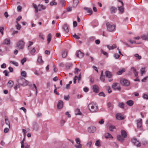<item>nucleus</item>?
<instances>
[{
    "label": "nucleus",
    "mask_w": 148,
    "mask_h": 148,
    "mask_svg": "<svg viewBox=\"0 0 148 148\" xmlns=\"http://www.w3.org/2000/svg\"><path fill=\"white\" fill-rule=\"evenodd\" d=\"M38 62L40 63H41L43 62V60L42 59V58L41 56L38 57Z\"/></svg>",
    "instance_id": "58836bf2"
},
{
    "label": "nucleus",
    "mask_w": 148,
    "mask_h": 148,
    "mask_svg": "<svg viewBox=\"0 0 148 148\" xmlns=\"http://www.w3.org/2000/svg\"><path fill=\"white\" fill-rule=\"evenodd\" d=\"M114 57L116 59H118L120 57V56L117 53H115L114 55Z\"/></svg>",
    "instance_id": "864d4df0"
},
{
    "label": "nucleus",
    "mask_w": 148,
    "mask_h": 148,
    "mask_svg": "<svg viewBox=\"0 0 148 148\" xmlns=\"http://www.w3.org/2000/svg\"><path fill=\"white\" fill-rule=\"evenodd\" d=\"M125 138L121 135H118L117 136L118 140L121 142H122L125 139Z\"/></svg>",
    "instance_id": "a211bd4d"
},
{
    "label": "nucleus",
    "mask_w": 148,
    "mask_h": 148,
    "mask_svg": "<svg viewBox=\"0 0 148 148\" xmlns=\"http://www.w3.org/2000/svg\"><path fill=\"white\" fill-rule=\"evenodd\" d=\"M107 29L109 32L113 31L115 28V26L114 25H111L109 23H106Z\"/></svg>",
    "instance_id": "423d86ee"
},
{
    "label": "nucleus",
    "mask_w": 148,
    "mask_h": 148,
    "mask_svg": "<svg viewBox=\"0 0 148 148\" xmlns=\"http://www.w3.org/2000/svg\"><path fill=\"white\" fill-rule=\"evenodd\" d=\"M145 68H142L140 70L141 73L142 75H143V74L144 73Z\"/></svg>",
    "instance_id": "09e8293b"
},
{
    "label": "nucleus",
    "mask_w": 148,
    "mask_h": 148,
    "mask_svg": "<svg viewBox=\"0 0 148 148\" xmlns=\"http://www.w3.org/2000/svg\"><path fill=\"white\" fill-rule=\"evenodd\" d=\"M57 3L54 2L53 1H52L50 3V5H57Z\"/></svg>",
    "instance_id": "e2e57ef3"
},
{
    "label": "nucleus",
    "mask_w": 148,
    "mask_h": 148,
    "mask_svg": "<svg viewBox=\"0 0 148 148\" xmlns=\"http://www.w3.org/2000/svg\"><path fill=\"white\" fill-rule=\"evenodd\" d=\"M51 34H49L47 36V41L48 43H49L51 40Z\"/></svg>",
    "instance_id": "2f4dec72"
},
{
    "label": "nucleus",
    "mask_w": 148,
    "mask_h": 148,
    "mask_svg": "<svg viewBox=\"0 0 148 148\" xmlns=\"http://www.w3.org/2000/svg\"><path fill=\"white\" fill-rule=\"evenodd\" d=\"M143 97L144 99H148V96L146 94H144L143 96Z\"/></svg>",
    "instance_id": "3c124183"
},
{
    "label": "nucleus",
    "mask_w": 148,
    "mask_h": 148,
    "mask_svg": "<svg viewBox=\"0 0 148 148\" xmlns=\"http://www.w3.org/2000/svg\"><path fill=\"white\" fill-rule=\"evenodd\" d=\"M43 34L41 33H40L39 34V37L40 38H41L43 40H44V38L43 37Z\"/></svg>",
    "instance_id": "13d9d810"
},
{
    "label": "nucleus",
    "mask_w": 148,
    "mask_h": 148,
    "mask_svg": "<svg viewBox=\"0 0 148 148\" xmlns=\"http://www.w3.org/2000/svg\"><path fill=\"white\" fill-rule=\"evenodd\" d=\"M107 48L109 50L113 49L116 47V45L115 44H114L113 45L110 46V45H107Z\"/></svg>",
    "instance_id": "aec40b11"
},
{
    "label": "nucleus",
    "mask_w": 148,
    "mask_h": 148,
    "mask_svg": "<svg viewBox=\"0 0 148 148\" xmlns=\"http://www.w3.org/2000/svg\"><path fill=\"white\" fill-rule=\"evenodd\" d=\"M116 118L117 120H122L125 119V117L120 113H118L116 114Z\"/></svg>",
    "instance_id": "6e6552de"
},
{
    "label": "nucleus",
    "mask_w": 148,
    "mask_h": 148,
    "mask_svg": "<svg viewBox=\"0 0 148 148\" xmlns=\"http://www.w3.org/2000/svg\"><path fill=\"white\" fill-rule=\"evenodd\" d=\"M99 87L98 86L95 85L93 86L92 89L94 92L97 93L99 92Z\"/></svg>",
    "instance_id": "9b49d317"
},
{
    "label": "nucleus",
    "mask_w": 148,
    "mask_h": 148,
    "mask_svg": "<svg viewBox=\"0 0 148 148\" xmlns=\"http://www.w3.org/2000/svg\"><path fill=\"white\" fill-rule=\"evenodd\" d=\"M21 74V76L24 77H26L27 76V73L25 71H22Z\"/></svg>",
    "instance_id": "473e14b6"
},
{
    "label": "nucleus",
    "mask_w": 148,
    "mask_h": 148,
    "mask_svg": "<svg viewBox=\"0 0 148 148\" xmlns=\"http://www.w3.org/2000/svg\"><path fill=\"white\" fill-rule=\"evenodd\" d=\"M120 82L122 85L125 86H128L130 84V82L125 79H123L120 80Z\"/></svg>",
    "instance_id": "39448f33"
},
{
    "label": "nucleus",
    "mask_w": 148,
    "mask_h": 148,
    "mask_svg": "<svg viewBox=\"0 0 148 148\" xmlns=\"http://www.w3.org/2000/svg\"><path fill=\"white\" fill-rule=\"evenodd\" d=\"M17 81L19 84L23 86H27L28 84V81L22 77H19Z\"/></svg>",
    "instance_id": "7ed1b4c3"
},
{
    "label": "nucleus",
    "mask_w": 148,
    "mask_h": 148,
    "mask_svg": "<svg viewBox=\"0 0 148 148\" xmlns=\"http://www.w3.org/2000/svg\"><path fill=\"white\" fill-rule=\"evenodd\" d=\"M92 144V142L91 141H90L87 143V146L89 147H90Z\"/></svg>",
    "instance_id": "052dcab7"
},
{
    "label": "nucleus",
    "mask_w": 148,
    "mask_h": 148,
    "mask_svg": "<svg viewBox=\"0 0 148 148\" xmlns=\"http://www.w3.org/2000/svg\"><path fill=\"white\" fill-rule=\"evenodd\" d=\"M73 26L74 27H76L77 26V23L76 21H74L73 22Z\"/></svg>",
    "instance_id": "774afa93"
},
{
    "label": "nucleus",
    "mask_w": 148,
    "mask_h": 148,
    "mask_svg": "<svg viewBox=\"0 0 148 148\" xmlns=\"http://www.w3.org/2000/svg\"><path fill=\"white\" fill-rule=\"evenodd\" d=\"M137 125L138 127H141L142 125V119H140L137 121Z\"/></svg>",
    "instance_id": "dca6fc26"
},
{
    "label": "nucleus",
    "mask_w": 148,
    "mask_h": 148,
    "mask_svg": "<svg viewBox=\"0 0 148 148\" xmlns=\"http://www.w3.org/2000/svg\"><path fill=\"white\" fill-rule=\"evenodd\" d=\"M137 140L135 138H133L131 140L132 142L134 145L136 143Z\"/></svg>",
    "instance_id": "c03bdc74"
},
{
    "label": "nucleus",
    "mask_w": 148,
    "mask_h": 148,
    "mask_svg": "<svg viewBox=\"0 0 148 148\" xmlns=\"http://www.w3.org/2000/svg\"><path fill=\"white\" fill-rule=\"evenodd\" d=\"M76 56L77 57L80 58H83L84 56V54L82 52L80 51H79L76 53Z\"/></svg>",
    "instance_id": "2eb2a0df"
},
{
    "label": "nucleus",
    "mask_w": 148,
    "mask_h": 148,
    "mask_svg": "<svg viewBox=\"0 0 148 148\" xmlns=\"http://www.w3.org/2000/svg\"><path fill=\"white\" fill-rule=\"evenodd\" d=\"M105 73L106 75V77L109 78H111L112 76V74H111V73L109 71H106L105 72Z\"/></svg>",
    "instance_id": "412c9836"
},
{
    "label": "nucleus",
    "mask_w": 148,
    "mask_h": 148,
    "mask_svg": "<svg viewBox=\"0 0 148 148\" xmlns=\"http://www.w3.org/2000/svg\"><path fill=\"white\" fill-rule=\"evenodd\" d=\"M22 9V7L20 5H18L17 8V9L18 11V12H20L21 11Z\"/></svg>",
    "instance_id": "4d7b16f0"
},
{
    "label": "nucleus",
    "mask_w": 148,
    "mask_h": 148,
    "mask_svg": "<svg viewBox=\"0 0 148 148\" xmlns=\"http://www.w3.org/2000/svg\"><path fill=\"white\" fill-rule=\"evenodd\" d=\"M67 51L66 50H63L62 52V56L63 58H65L67 55Z\"/></svg>",
    "instance_id": "a878e982"
},
{
    "label": "nucleus",
    "mask_w": 148,
    "mask_h": 148,
    "mask_svg": "<svg viewBox=\"0 0 148 148\" xmlns=\"http://www.w3.org/2000/svg\"><path fill=\"white\" fill-rule=\"evenodd\" d=\"M9 131V128H6V127L5 128L4 130V132L5 133H7Z\"/></svg>",
    "instance_id": "338daca9"
},
{
    "label": "nucleus",
    "mask_w": 148,
    "mask_h": 148,
    "mask_svg": "<svg viewBox=\"0 0 148 148\" xmlns=\"http://www.w3.org/2000/svg\"><path fill=\"white\" fill-rule=\"evenodd\" d=\"M124 104L123 103H119L118 104V106L120 108L124 109Z\"/></svg>",
    "instance_id": "4c0bfd02"
},
{
    "label": "nucleus",
    "mask_w": 148,
    "mask_h": 148,
    "mask_svg": "<svg viewBox=\"0 0 148 148\" xmlns=\"http://www.w3.org/2000/svg\"><path fill=\"white\" fill-rule=\"evenodd\" d=\"M131 70L134 74L135 76L136 77H138V72L136 71L135 68L134 67H132L131 69Z\"/></svg>",
    "instance_id": "9d476101"
},
{
    "label": "nucleus",
    "mask_w": 148,
    "mask_h": 148,
    "mask_svg": "<svg viewBox=\"0 0 148 148\" xmlns=\"http://www.w3.org/2000/svg\"><path fill=\"white\" fill-rule=\"evenodd\" d=\"M36 51V50L34 48H33L31 51H30V53L32 55H33L34 53Z\"/></svg>",
    "instance_id": "603ef678"
},
{
    "label": "nucleus",
    "mask_w": 148,
    "mask_h": 148,
    "mask_svg": "<svg viewBox=\"0 0 148 148\" xmlns=\"http://www.w3.org/2000/svg\"><path fill=\"white\" fill-rule=\"evenodd\" d=\"M125 71V70L124 69H121L119 71H117V73L118 75H121L122 74V73L124 72Z\"/></svg>",
    "instance_id": "72a5a7b5"
},
{
    "label": "nucleus",
    "mask_w": 148,
    "mask_h": 148,
    "mask_svg": "<svg viewBox=\"0 0 148 148\" xmlns=\"http://www.w3.org/2000/svg\"><path fill=\"white\" fill-rule=\"evenodd\" d=\"M95 145L97 146H100V141L99 140H97L96 141L95 143Z\"/></svg>",
    "instance_id": "680f3d73"
},
{
    "label": "nucleus",
    "mask_w": 148,
    "mask_h": 148,
    "mask_svg": "<svg viewBox=\"0 0 148 148\" xmlns=\"http://www.w3.org/2000/svg\"><path fill=\"white\" fill-rule=\"evenodd\" d=\"M5 124L7 125H8L9 128H10V122L9 121L8 119L6 116H5Z\"/></svg>",
    "instance_id": "c85d7f7f"
},
{
    "label": "nucleus",
    "mask_w": 148,
    "mask_h": 148,
    "mask_svg": "<svg viewBox=\"0 0 148 148\" xmlns=\"http://www.w3.org/2000/svg\"><path fill=\"white\" fill-rule=\"evenodd\" d=\"M62 28L66 32L68 33L69 32L68 26V25L67 23H65L63 25Z\"/></svg>",
    "instance_id": "f8f14e48"
},
{
    "label": "nucleus",
    "mask_w": 148,
    "mask_h": 148,
    "mask_svg": "<svg viewBox=\"0 0 148 148\" xmlns=\"http://www.w3.org/2000/svg\"><path fill=\"white\" fill-rule=\"evenodd\" d=\"M15 27L18 30H20L21 27V26L19 24L16 25H15Z\"/></svg>",
    "instance_id": "a18cd8bd"
},
{
    "label": "nucleus",
    "mask_w": 148,
    "mask_h": 148,
    "mask_svg": "<svg viewBox=\"0 0 148 148\" xmlns=\"http://www.w3.org/2000/svg\"><path fill=\"white\" fill-rule=\"evenodd\" d=\"M24 42L22 40H21L17 43L16 46L18 49H22L24 47Z\"/></svg>",
    "instance_id": "20e7f679"
},
{
    "label": "nucleus",
    "mask_w": 148,
    "mask_h": 148,
    "mask_svg": "<svg viewBox=\"0 0 148 148\" xmlns=\"http://www.w3.org/2000/svg\"><path fill=\"white\" fill-rule=\"evenodd\" d=\"M10 63L16 66H18V63L17 62H15L14 61H10Z\"/></svg>",
    "instance_id": "a19ab883"
},
{
    "label": "nucleus",
    "mask_w": 148,
    "mask_h": 148,
    "mask_svg": "<svg viewBox=\"0 0 148 148\" xmlns=\"http://www.w3.org/2000/svg\"><path fill=\"white\" fill-rule=\"evenodd\" d=\"M103 71H102L101 72V75L100 79L101 81H102L103 82H104V80H105L104 76H103Z\"/></svg>",
    "instance_id": "e433bc0d"
},
{
    "label": "nucleus",
    "mask_w": 148,
    "mask_h": 148,
    "mask_svg": "<svg viewBox=\"0 0 148 148\" xmlns=\"http://www.w3.org/2000/svg\"><path fill=\"white\" fill-rule=\"evenodd\" d=\"M26 59L25 58H23L21 60V62L22 64H23L26 61Z\"/></svg>",
    "instance_id": "0e129e2a"
},
{
    "label": "nucleus",
    "mask_w": 148,
    "mask_h": 148,
    "mask_svg": "<svg viewBox=\"0 0 148 148\" xmlns=\"http://www.w3.org/2000/svg\"><path fill=\"white\" fill-rule=\"evenodd\" d=\"M78 78V77L77 75H75L73 79V83L75 84L76 82V80Z\"/></svg>",
    "instance_id": "6e6d98bb"
},
{
    "label": "nucleus",
    "mask_w": 148,
    "mask_h": 148,
    "mask_svg": "<svg viewBox=\"0 0 148 148\" xmlns=\"http://www.w3.org/2000/svg\"><path fill=\"white\" fill-rule=\"evenodd\" d=\"M141 38L143 40H148V33L142 35L141 36Z\"/></svg>",
    "instance_id": "6ab92c4d"
},
{
    "label": "nucleus",
    "mask_w": 148,
    "mask_h": 148,
    "mask_svg": "<svg viewBox=\"0 0 148 148\" xmlns=\"http://www.w3.org/2000/svg\"><path fill=\"white\" fill-rule=\"evenodd\" d=\"M10 39L8 38L5 39L3 42V43L5 45H8L10 44Z\"/></svg>",
    "instance_id": "b1692460"
},
{
    "label": "nucleus",
    "mask_w": 148,
    "mask_h": 148,
    "mask_svg": "<svg viewBox=\"0 0 148 148\" xmlns=\"http://www.w3.org/2000/svg\"><path fill=\"white\" fill-rule=\"evenodd\" d=\"M79 2L78 0H73V6L74 7L77 6Z\"/></svg>",
    "instance_id": "c756f323"
},
{
    "label": "nucleus",
    "mask_w": 148,
    "mask_h": 148,
    "mask_svg": "<svg viewBox=\"0 0 148 148\" xmlns=\"http://www.w3.org/2000/svg\"><path fill=\"white\" fill-rule=\"evenodd\" d=\"M101 52L104 56H106L107 57H108V54L107 52L104 51L103 50H101Z\"/></svg>",
    "instance_id": "ea45409f"
},
{
    "label": "nucleus",
    "mask_w": 148,
    "mask_h": 148,
    "mask_svg": "<svg viewBox=\"0 0 148 148\" xmlns=\"http://www.w3.org/2000/svg\"><path fill=\"white\" fill-rule=\"evenodd\" d=\"M64 98L65 100L68 101L69 99V95H68L67 96L64 95Z\"/></svg>",
    "instance_id": "37998d69"
},
{
    "label": "nucleus",
    "mask_w": 148,
    "mask_h": 148,
    "mask_svg": "<svg viewBox=\"0 0 148 148\" xmlns=\"http://www.w3.org/2000/svg\"><path fill=\"white\" fill-rule=\"evenodd\" d=\"M63 102L61 100H59L57 105L58 108L59 109H61L63 107Z\"/></svg>",
    "instance_id": "4468645a"
},
{
    "label": "nucleus",
    "mask_w": 148,
    "mask_h": 148,
    "mask_svg": "<svg viewBox=\"0 0 148 148\" xmlns=\"http://www.w3.org/2000/svg\"><path fill=\"white\" fill-rule=\"evenodd\" d=\"M110 10L111 14H114L117 11V9L116 7L112 6L110 8Z\"/></svg>",
    "instance_id": "ddd939ff"
},
{
    "label": "nucleus",
    "mask_w": 148,
    "mask_h": 148,
    "mask_svg": "<svg viewBox=\"0 0 148 148\" xmlns=\"http://www.w3.org/2000/svg\"><path fill=\"white\" fill-rule=\"evenodd\" d=\"M134 102L132 100H129L127 101L126 103L129 106H131L134 104Z\"/></svg>",
    "instance_id": "393cba45"
},
{
    "label": "nucleus",
    "mask_w": 148,
    "mask_h": 148,
    "mask_svg": "<svg viewBox=\"0 0 148 148\" xmlns=\"http://www.w3.org/2000/svg\"><path fill=\"white\" fill-rule=\"evenodd\" d=\"M75 140L76 143L78 144H80V141L78 138H77L75 139Z\"/></svg>",
    "instance_id": "de8ad7c7"
},
{
    "label": "nucleus",
    "mask_w": 148,
    "mask_h": 148,
    "mask_svg": "<svg viewBox=\"0 0 148 148\" xmlns=\"http://www.w3.org/2000/svg\"><path fill=\"white\" fill-rule=\"evenodd\" d=\"M105 137L106 138H113V137L109 133H107L105 134Z\"/></svg>",
    "instance_id": "5701e85b"
},
{
    "label": "nucleus",
    "mask_w": 148,
    "mask_h": 148,
    "mask_svg": "<svg viewBox=\"0 0 148 148\" xmlns=\"http://www.w3.org/2000/svg\"><path fill=\"white\" fill-rule=\"evenodd\" d=\"M84 9L86 10L87 12L90 14H92V11L91 8H89L85 7L84 8Z\"/></svg>",
    "instance_id": "f3484780"
},
{
    "label": "nucleus",
    "mask_w": 148,
    "mask_h": 148,
    "mask_svg": "<svg viewBox=\"0 0 148 148\" xmlns=\"http://www.w3.org/2000/svg\"><path fill=\"white\" fill-rule=\"evenodd\" d=\"M38 126L37 125L35 124L34 125V129L36 131H37L38 130Z\"/></svg>",
    "instance_id": "8fccbe9b"
},
{
    "label": "nucleus",
    "mask_w": 148,
    "mask_h": 148,
    "mask_svg": "<svg viewBox=\"0 0 148 148\" xmlns=\"http://www.w3.org/2000/svg\"><path fill=\"white\" fill-rule=\"evenodd\" d=\"M14 84V82L12 81H9L8 84V86L10 88H11Z\"/></svg>",
    "instance_id": "4be33fe9"
},
{
    "label": "nucleus",
    "mask_w": 148,
    "mask_h": 148,
    "mask_svg": "<svg viewBox=\"0 0 148 148\" xmlns=\"http://www.w3.org/2000/svg\"><path fill=\"white\" fill-rule=\"evenodd\" d=\"M88 109L91 112H95L98 111V107L96 103L94 102L90 103L88 105Z\"/></svg>",
    "instance_id": "f257e3e1"
},
{
    "label": "nucleus",
    "mask_w": 148,
    "mask_h": 148,
    "mask_svg": "<svg viewBox=\"0 0 148 148\" xmlns=\"http://www.w3.org/2000/svg\"><path fill=\"white\" fill-rule=\"evenodd\" d=\"M137 147H140V143L138 140L136 141V142L135 144H134Z\"/></svg>",
    "instance_id": "79ce46f5"
},
{
    "label": "nucleus",
    "mask_w": 148,
    "mask_h": 148,
    "mask_svg": "<svg viewBox=\"0 0 148 148\" xmlns=\"http://www.w3.org/2000/svg\"><path fill=\"white\" fill-rule=\"evenodd\" d=\"M73 36L76 39H79L80 38L79 37V36L76 35L75 34L74 35H73Z\"/></svg>",
    "instance_id": "bf43d9fd"
},
{
    "label": "nucleus",
    "mask_w": 148,
    "mask_h": 148,
    "mask_svg": "<svg viewBox=\"0 0 148 148\" xmlns=\"http://www.w3.org/2000/svg\"><path fill=\"white\" fill-rule=\"evenodd\" d=\"M110 130L111 131H113V130L115 128V126L113 125H110L108 127Z\"/></svg>",
    "instance_id": "f704fd0d"
},
{
    "label": "nucleus",
    "mask_w": 148,
    "mask_h": 148,
    "mask_svg": "<svg viewBox=\"0 0 148 148\" xmlns=\"http://www.w3.org/2000/svg\"><path fill=\"white\" fill-rule=\"evenodd\" d=\"M4 27H0V32L1 33L2 35H3V30H4Z\"/></svg>",
    "instance_id": "49530a36"
},
{
    "label": "nucleus",
    "mask_w": 148,
    "mask_h": 148,
    "mask_svg": "<svg viewBox=\"0 0 148 148\" xmlns=\"http://www.w3.org/2000/svg\"><path fill=\"white\" fill-rule=\"evenodd\" d=\"M118 10L121 13H122L124 11L123 8L122 6L119 7H118Z\"/></svg>",
    "instance_id": "c9c22d12"
},
{
    "label": "nucleus",
    "mask_w": 148,
    "mask_h": 148,
    "mask_svg": "<svg viewBox=\"0 0 148 148\" xmlns=\"http://www.w3.org/2000/svg\"><path fill=\"white\" fill-rule=\"evenodd\" d=\"M33 5L35 9L36 13H37L38 11H41L42 10H45L46 8V7L42 4H38L37 6L36 4L33 3Z\"/></svg>",
    "instance_id": "f03ea898"
},
{
    "label": "nucleus",
    "mask_w": 148,
    "mask_h": 148,
    "mask_svg": "<svg viewBox=\"0 0 148 148\" xmlns=\"http://www.w3.org/2000/svg\"><path fill=\"white\" fill-rule=\"evenodd\" d=\"M112 88L115 90H117L119 91L121 90L120 86L117 83H115L113 84Z\"/></svg>",
    "instance_id": "1a4fd4ad"
},
{
    "label": "nucleus",
    "mask_w": 148,
    "mask_h": 148,
    "mask_svg": "<svg viewBox=\"0 0 148 148\" xmlns=\"http://www.w3.org/2000/svg\"><path fill=\"white\" fill-rule=\"evenodd\" d=\"M134 56L136 58V60H140L142 58L141 56H139L138 53L135 54Z\"/></svg>",
    "instance_id": "7c9ffc66"
},
{
    "label": "nucleus",
    "mask_w": 148,
    "mask_h": 148,
    "mask_svg": "<svg viewBox=\"0 0 148 148\" xmlns=\"http://www.w3.org/2000/svg\"><path fill=\"white\" fill-rule=\"evenodd\" d=\"M75 114L76 115H81L82 113L80 112V110L79 109H77L75 111Z\"/></svg>",
    "instance_id": "cd10ccee"
},
{
    "label": "nucleus",
    "mask_w": 148,
    "mask_h": 148,
    "mask_svg": "<svg viewBox=\"0 0 148 148\" xmlns=\"http://www.w3.org/2000/svg\"><path fill=\"white\" fill-rule=\"evenodd\" d=\"M121 136H123L125 138L127 137V134L126 132L123 130H121Z\"/></svg>",
    "instance_id": "bb28decb"
},
{
    "label": "nucleus",
    "mask_w": 148,
    "mask_h": 148,
    "mask_svg": "<svg viewBox=\"0 0 148 148\" xmlns=\"http://www.w3.org/2000/svg\"><path fill=\"white\" fill-rule=\"evenodd\" d=\"M98 95L99 96H103V97H105V94L102 92H100L99 94Z\"/></svg>",
    "instance_id": "5fc2aeb1"
},
{
    "label": "nucleus",
    "mask_w": 148,
    "mask_h": 148,
    "mask_svg": "<svg viewBox=\"0 0 148 148\" xmlns=\"http://www.w3.org/2000/svg\"><path fill=\"white\" fill-rule=\"evenodd\" d=\"M65 3V1L64 0H61L60 1V3L62 5H63Z\"/></svg>",
    "instance_id": "69168bd1"
},
{
    "label": "nucleus",
    "mask_w": 148,
    "mask_h": 148,
    "mask_svg": "<svg viewBox=\"0 0 148 148\" xmlns=\"http://www.w3.org/2000/svg\"><path fill=\"white\" fill-rule=\"evenodd\" d=\"M96 130V127L94 126H91L88 128V131L90 133H94Z\"/></svg>",
    "instance_id": "0eeeda50"
}]
</instances>
